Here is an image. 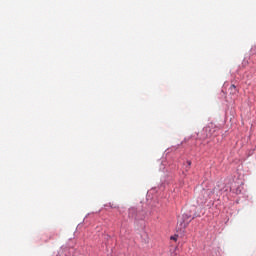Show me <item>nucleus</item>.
Listing matches in <instances>:
<instances>
[{"mask_svg": "<svg viewBox=\"0 0 256 256\" xmlns=\"http://www.w3.org/2000/svg\"><path fill=\"white\" fill-rule=\"evenodd\" d=\"M217 131V126L213 123H209L206 127L203 128L201 132L202 139H209V137H213L215 132Z\"/></svg>", "mask_w": 256, "mask_h": 256, "instance_id": "f257e3e1", "label": "nucleus"}, {"mask_svg": "<svg viewBox=\"0 0 256 256\" xmlns=\"http://www.w3.org/2000/svg\"><path fill=\"white\" fill-rule=\"evenodd\" d=\"M213 193H215L213 189H202L200 192V203H206L208 199H211Z\"/></svg>", "mask_w": 256, "mask_h": 256, "instance_id": "f03ea898", "label": "nucleus"}, {"mask_svg": "<svg viewBox=\"0 0 256 256\" xmlns=\"http://www.w3.org/2000/svg\"><path fill=\"white\" fill-rule=\"evenodd\" d=\"M230 94L231 95H236L237 94V87L235 86V84H232L229 88Z\"/></svg>", "mask_w": 256, "mask_h": 256, "instance_id": "7ed1b4c3", "label": "nucleus"}, {"mask_svg": "<svg viewBox=\"0 0 256 256\" xmlns=\"http://www.w3.org/2000/svg\"><path fill=\"white\" fill-rule=\"evenodd\" d=\"M171 241H177V239H179L178 235H174L170 237Z\"/></svg>", "mask_w": 256, "mask_h": 256, "instance_id": "20e7f679", "label": "nucleus"}, {"mask_svg": "<svg viewBox=\"0 0 256 256\" xmlns=\"http://www.w3.org/2000/svg\"><path fill=\"white\" fill-rule=\"evenodd\" d=\"M188 167H191V161H187Z\"/></svg>", "mask_w": 256, "mask_h": 256, "instance_id": "39448f33", "label": "nucleus"}]
</instances>
